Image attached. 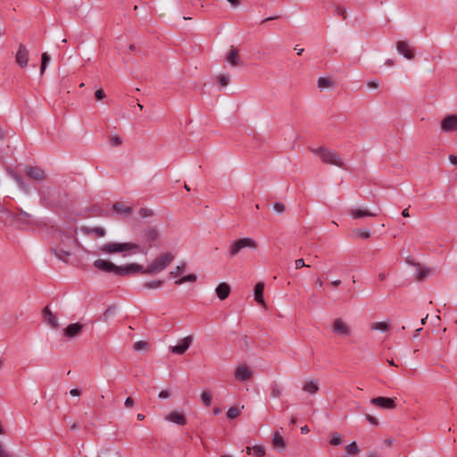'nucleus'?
<instances>
[{"instance_id":"nucleus-41","label":"nucleus","mask_w":457,"mask_h":457,"mask_svg":"<svg viewBox=\"0 0 457 457\" xmlns=\"http://www.w3.org/2000/svg\"><path fill=\"white\" fill-rule=\"evenodd\" d=\"M273 210L276 212L282 214L286 212V205L282 202H277L273 204Z\"/></svg>"},{"instance_id":"nucleus-58","label":"nucleus","mask_w":457,"mask_h":457,"mask_svg":"<svg viewBox=\"0 0 457 457\" xmlns=\"http://www.w3.org/2000/svg\"><path fill=\"white\" fill-rule=\"evenodd\" d=\"M378 277L380 281H384L386 278V274L385 272H380Z\"/></svg>"},{"instance_id":"nucleus-20","label":"nucleus","mask_w":457,"mask_h":457,"mask_svg":"<svg viewBox=\"0 0 457 457\" xmlns=\"http://www.w3.org/2000/svg\"><path fill=\"white\" fill-rule=\"evenodd\" d=\"M235 377L240 381H246L252 377V371L245 366H238Z\"/></svg>"},{"instance_id":"nucleus-44","label":"nucleus","mask_w":457,"mask_h":457,"mask_svg":"<svg viewBox=\"0 0 457 457\" xmlns=\"http://www.w3.org/2000/svg\"><path fill=\"white\" fill-rule=\"evenodd\" d=\"M139 214L142 218H147L154 215V212L151 209L141 208L139 210Z\"/></svg>"},{"instance_id":"nucleus-43","label":"nucleus","mask_w":457,"mask_h":457,"mask_svg":"<svg viewBox=\"0 0 457 457\" xmlns=\"http://www.w3.org/2000/svg\"><path fill=\"white\" fill-rule=\"evenodd\" d=\"M110 144L112 146H119L122 144V140L118 136H112L110 137Z\"/></svg>"},{"instance_id":"nucleus-8","label":"nucleus","mask_w":457,"mask_h":457,"mask_svg":"<svg viewBox=\"0 0 457 457\" xmlns=\"http://www.w3.org/2000/svg\"><path fill=\"white\" fill-rule=\"evenodd\" d=\"M370 403L381 409L392 410L396 407L395 398L378 396L372 398Z\"/></svg>"},{"instance_id":"nucleus-10","label":"nucleus","mask_w":457,"mask_h":457,"mask_svg":"<svg viewBox=\"0 0 457 457\" xmlns=\"http://www.w3.org/2000/svg\"><path fill=\"white\" fill-rule=\"evenodd\" d=\"M397 52L408 60H412L415 56L412 47L405 40H399L396 43Z\"/></svg>"},{"instance_id":"nucleus-31","label":"nucleus","mask_w":457,"mask_h":457,"mask_svg":"<svg viewBox=\"0 0 457 457\" xmlns=\"http://www.w3.org/2000/svg\"><path fill=\"white\" fill-rule=\"evenodd\" d=\"M197 279V276L195 274H189L184 276L175 281V285L180 286L186 282H195Z\"/></svg>"},{"instance_id":"nucleus-56","label":"nucleus","mask_w":457,"mask_h":457,"mask_svg":"<svg viewBox=\"0 0 457 457\" xmlns=\"http://www.w3.org/2000/svg\"><path fill=\"white\" fill-rule=\"evenodd\" d=\"M70 394L72 396H79V395H80L81 391H80V389H78V388H72L70 390Z\"/></svg>"},{"instance_id":"nucleus-4","label":"nucleus","mask_w":457,"mask_h":457,"mask_svg":"<svg viewBox=\"0 0 457 457\" xmlns=\"http://www.w3.org/2000/svg\"><path fill=\"white\" fill-rule=\"evenodd\" d=\"M173 260L174 255L172 253H164L153 261L146 268L142 266V270H138V273L148 275L157 274L165 270Z\"/></svg>"},{"instance_id":"nucleus-11","label":"nucleus","mask_w":457,"mask_h":457,"mask_svg":"<svg viewBox=\"0 0 457 457\" xmlns=\"http://www.w3.org/2000/svg\"><path fill=\"white\" fill-rule=\"evenodd\" d=\"M192 341V337H186L177 345L171 346L170 351L175 354H183L190 347Z\"/></svg>"},{"instance_id":"nucleus-14","label":"nucleus","mask_w":457,"mask_h":457,"mask_svg":"<svg viewBox=\"0 0 457 457\" xmlns=\"http://www.w3.org/2000/svg\"><path fill=\"white\" fill-rule=\"evenodd\" d=\"M84 328V325L80 323H71L64 329V336L69 338H74L80 335Z\"/></svg>"},{"instance_id":"nucleus-9","label":"nucleus","mask_w":457,"mask_h":457,"mask_svg":"<svg viewBox=\"0 0 457 457\" xmlns=\"http://www.w3.org/2000/svg\"><path fill=\"white\" fill-rule=\"evenodd\" d=\"M29 50L25 45L20 44L15 54V62L21 68L27 67L29 62Z\"/></svg>"},{"instance_id":"nucleus-37","label":"nucleus","mask_w":457,"mask_h":457,"mask_svg":"<svg viewBox=\"0 0 457 457\" xmlns=\"http://www.w3.org/2000/svg\"><path fill=\"white\" fill-rule=\"evenodd\" d=\"M430 272H431L430 269H421V270H418L417 275H416L417 280L423 281L424 279L427 278V277L430 274Z\"/></svg>"},{"instance_id":"nucleus-34","label":"nucleus","mask_w":457,"mask_h":457,"mask_svg":"<svg viewBox=\"0 0 457 457\" xmlns=\"http://www.w3.org/2000/svg\"><path fill=\"white\" fill-rule=\"evenodd\" d=\"M201 400H202L203 403L206 407L211 406V404H212V394L208 390L204 391L201 394Z\"/></svg>"},{"instance_id":"nucleus-1","label":"nucleus","mask_w":457,"mask_h":457,"mask_svg":"<svg viewBox=\"0 0 457 457\" xmlns=\"http://www.w3.org/2000/svg\"><path fill=\"white\" fill-rule=\"evenodd\" d=\"M161 235L158 229L152 226L145 227L141 232L143 246L132 242L116 243L109 242L103 245L100 250L105 253H123L131 252V253H146L147 250L154 247H159Z\"/></svg>"},{"instance_id":"nucleus-46","label":"nucleus","mask_w":457,"mask_h":457,"mask_svg":"<svg viewBox=\"0 0 457 457\" xmlns=\"http://www.w3.org/2000/svg\"><path fill=\"white\" fill-rule=\"evenodd\" d=\"M218 81L222 87H226L229 83V79L226 75L220 74L218 76Z\"/></svg>"},{"instance_id":"nucleus-35","label":"nucleus","mask_w":457,"mask_h":457,"mask_svg":"<svg viewBox=\"0 0 457 457\" xmlns=\"http://www.w3.org/2000/svg\"><path fill=\"white\" fill-rule=\"evenodd\" d=\"M50 62V57L47 53H43L41 55V67L40 73L43 74Z\"/></svg>"},{"instance_id":"nucleus-42","label":"nucleus","mask_w":457,"mask_h":457,"mask_svg":"<svg viewBox=\"0 0 457 457\" xmlns=\"http://www.w3.org/2000/svg\"><path fill=\"white\" fill-rule=\"evenodd\" d=\"M345 450L350 454H355L359 452V448L355 442H352L351 444L346 445Z\"/></svg>"},{"instance_id":"nucleus-23","label":"nucleus","mask_w":457,"mask_h":457,"mask_svg":"<svg viewBox=\"0 0 457 457\" xmlns=\"http://www.w3.org/2000/svg\"><path fill=\"white\" fill-rule=\"evenodd\" d=\"M245 452L248 455L253 453L256 457H263V456H265V453H266L264 446H262L261 445H253V447L246 446Z\"/></svg>"},{"instance_id":"nucleus-25","label":"nucleus","mask_w":457,"mask_h":457,"mask_svg":"<svg viewBox=\"0 0 457 457\" xmlns=\"http://www.w3.org/2000/svg\"><path fill=\"white\" fill-rule=\"evenodd\" d=\"M10 175L16 181V183L18 184L19 187L23 192H25V193H29V187L26 185V183L23 181L22 178L20 175H18L17 173L12 172V171L10 172Z\"/></svg>"},{"instance_id":"nucleus-19","label":"nucleus","mask_w":457,"mask_h":457,"mask_svg":"<svg viewBox=\"0 0 457 457\" xmlns=\"http://www.w3.org/2000/svg\"><path fill=\"white\" fill-rule=\"evenodd\" d=\"M227 61L234 67L242 66L243 62L238 56V50L231 46L229 53L227 56Z\"/></svg>"},{"instance_id":"nucleus-62","label":"nucleus","mask_w":457,"mask_h":457,"mask_svg":"<svg viewBox=\"0 0 457 457\" xmlns=\"http://www.w3.org/2000/svg\"><path fill=\"white\" fill-rule=\"evenodd\" d=\"M331 285L335 287H338L341 285V280L340 279H337V280H334L331 282Z\"/></svg>"},{"instance_id":"nucleus-55","label":"nucleus","mask_w":457,"mask_h":457,"mask_svg":"<svg viewBox=\"0 0 457 457\" xmlns=\"http://www.w3.org/2000/svg\"><path fill=\"white\" fill-rule=\"evenodd\" d=\"M295 269H297V270L305 266L303 259L295 260Z\"/></svg>"},{"instance_id":"nucleus-57","label":"nucleus","mask_w":457,"mask_h":457,"mask_svg":"<svg viewBox=\"0 0 457 457\" xmlns=\"http://www.w3.org/2000/svg\"><path fill=\"white\" fill-rule=\"evenodd\" d=\"M278 18V16L268 17V18L263 19L261 23L263 24V23H265V22H267L269 21H273V20H276Z\"/></svg>"},{"instance_id":"nucleus-16","label":"nucleus","mask_w":457,"mask_h":457,"mask_svg":"<svg viewBox=\"0 0 457 457\" xmlns=\"http://www.w3.org/2000/svg\"><path fill=\"white\" fill-rule=\"evenodd\" d=\"M42 314H43L45 321L49 326H51L53 328H59L58 320H57L55 315L52 312V311L50 310V308L48 306H46L43 309Z\"/></svg>"},{"instance_id":"nucleus-60","label":"nucleus","mask_w":457,"mask_h":457,"mask_svg":"<svg viewBox=\"0 0 457 457\" xmlns=\"http://www.w3.org/2000/svg\"><path fill=\"white\" fill-rule=\"evenodd\" d=\"M449 160L452 163L457 164V157L455 155H450Z\"/></svg>"},{"instance_id":"nucleus-53","label":"nucleus","mask_w":457,"mask_h":457,"mask_svg":"<svg viewBox=\"0 0 457 457\" xmlns=\"http://www.w3.org/2000/svg\"><path fill=\"white\" fill-rule=\"evenodd\" d=\"M366 420L372 425H378V421L377 420V419L370 414H366Z\"/></svg>"},{"instance_id":"nucleus-64","label":"nucleus","mask_w":457,"mask_h":457,"mask_svg":"<svg viewBox=\"0 0 457 457\" xmlns=\"http://www.w3.org/2000/svg\"><path fill=\"white\" fill-rule=\"evenodd\" d=\"M367 457H379L378 453L370 452L367 454Z\"/></svg>"},{"instance_id":"nucleus-6","label":"nucleus","mask_w":457,"mask_h":457,"mask_svg":"<svg viewBox=\"0 0 457 457\" xmlns=\"http://www.w3.org/2000/svg\"><path fill=\"white\" fill-rule=\"evenodd\" d=\"M257 246L258 244L253 238L241 237L231 244L228 250V255L230 257H235L245 248L256 249Z\"/></svg>"},{"instance_id":"nucleus-45","label":"nucleus","mask_w":457,"mask_h":457,"mask_svg":"<svg viewBox=\"0 0 457 457\" xmlns=\"http://www.w3.org/2000/svg\"><path fill=\"white\" fill-rule=\"evenodd\" d=\"M335 12H336V14L337 16L341 17L343 20L346 19V17H347L346 11L343 7L337 6Z\"/></svg>"},{"instance_id":"nucleus-27","label":"nucleus","mask_w":457,"mask_h":457,"mask_svg":"<svg viewBox=\"0 0 457 457\" xmlns=\"http://www.w3.org/2000/svg\"><path fill=\"white\" fill-rule=\"evenodd\" d=\"M272 444L275 448H278V449H284L286 446V443H285L283 437L278 431L275 432L273 435Z\"/></svg>"},{"instance_id":"nucleus-22","label":"nucleus","mask_w":457,"mask_h":457,"mask_svg":"<svg viewBox=\"0 0 457 457\" xmlns=\"http://www.w3.org/2000/svg\"><path fill=\"white\" fill-rule=\"evenodd\" d=\"M263 290H264V283L259 282L254 287V300L264 305V299H263Z\"/></svg>"},{"instance_id":"nucleus-50","label":"nucleus","mask_w":457,"mask_h":457,"mask_svg":"<svg viewBox=\"0 0 457 457\" xmlns=\"http://www.w3.org/2000/svg\"><path fill=\"white\" fill-rule=\"evenodd\" d=\"M367 86L370 88H378L379 87V82L377 79L369 80L367 82Z\"/></svg>"},{"instance_id":"nucleus-54","label":"nucleus","mask_w":457,"mask_h":457,"mask_svg":"<svg viewBox=\"0 0 457 457\" xmlns=\"http://www.w3.org/2000/svg\"><path fill=\"white\" fill-rule=\"evenodd\" d=\"M134 399L132 397H128L126 400H125V403H124V405L127 407V408H131L134 406Z\"/></svg>"},{"instance_id":"nucleus-5","label":"nucleus","mask_w":457,"mask_h":457,"mask_svg":"<svg viewBox=\"0 0 457 457\" xmlns=\"http://www.w3.org/2000/svg\"><path fill=\"white\" fill-rule=\"evenodd\" d=\"M312 152L319 155L324 163L335 165L340 168L345 167L344 162L334 150L320 147L319 149L313 150Z\"/></svg>"},{"instance_id":"nucleus-36","label":"nucleus","mask_w":457,"mask_h":457,"mask_svg":"<svg viewBox=\"0 0 457 457\" xmlns=\"http://www.w3.org/2000/svg\"><path fill=\"white\" fill-rule=\"evenodd\" d=\"M271 391H270V396L272 398H279L281 396V389L279 386L274 382L271 384Z\"/></svg>"},{"instance_id":"nucleus-32","label":"nucleus","mask_w":457,"mask_h":457,"mask_svg":"<svg viewBox=\"0 0 457 457\" xmlns=\"http://www.w3.org/2000/svg\"><path fill=\"white\" fill-rule=\"evenodd\" d=\"M163 284L162 280H150L143 283L142 287L146 289H155L162 287Z\"/></svg>"},{"instance_id":"nucleus-29","label":"nucleus","mask_w":457,"mask_h":457,"mask_svg":"<svg viewBox=\"0 0 457 457\" xmlns=\"http://www.w3.org/2000/svg\"><path fill=\"white\" fill-rule=\"evenodd\" d=\"M329 436H330L329 444L331 445L337 446V445H342V443H343L342 436L338 432L332 431V432H330Z\"/></svg>"},{"instance_id":"nucleus-24","label":"nucleus","mask_w":457,"mask_h":457,"mask_svg":"<svg viewBox=\"0 0 457 457\" xmlns=\"http://www.w3.org/2000/svg\"><path fill=\"white\" fill-rule=\"evenodd\" d=\"M303 390L304 392H307L312 395L317 393L319 390V384H318L317 380L311 379V380L305 382L303 386Z\"/></svg>"},{"instance_id":"nucleus-28","label":"nucleus","mask_w":457,"mask_h":457,"mask_svg":"<svg viewBox=\"0 0 457 457\" xmlns=\"http://www.w3.org/2000/svg\"><path fill=\"white\" fill-rule=\"evenodd\" d=\"M389 328H390V325L388 323L383 322V321L373 322L370 325V329H372V330H379L382 332H386L389 330Z\"/></svg>"},{"instance_id":"nucleus-59","label":"nucleus","mask_w":457,"mask_h":457,"mask_svg":"<svg viewBox=\"0 0 457 457\" xmlns=\"http://www.w3.org/2000/svg\"><path fill=\"white\" fill-rule=\"evenodd\" d=\"M229 4L234 6H237L240 4V0H227Z\"/></svg>"},{"instance_id":"nucleus-26","label":"nucleus","mask_w":457,"mask_h":457,"mask_svg":"<svg viewBox=\"0 0 457 457\" xmlns=\"http://www.w3.org/2000/svg\"><path fill=\"white\" fill-rule=\"evenodd\" d=\"M82 231L87 235L94 233L99 237H104L105 235V230L101 227H95V228L83 227Z\"/></svg>"},{"instance_id":"nucleus-7","label":"nucleus","mask_w":457,"mask_h":457,"mask_svg":"<svg viewBox=\"0 0 457 457\" xmlns=\"http://www.w3.org/2000/svg\"><path fill=\"white\" fill-rule=\"evenodd\" d=\"M0 213L4 214L8 218L13 219L16 222L20 224H29L31 221V215L25 212H21L18 214H13L5 207L0 206Z\"/></svg>"},{"instance_id":"nucleus-18","label":"nucleus","mask_w":457,"mask_h":457,"mask_svg":"<svg viewBox=\"0 0 457 457\" xmlns=\"http://www.w3.org/2000/svg\"><path fill=\"white\" fill-rule=\"evenodd\" d=\"M230 290V286L228 283L221 282L217 286L215 293L220 300H225L228 297Z\"/></svg>"},{"instance_id":"nucleus-51","label":"nucleus","mask_w":457,"mask_h":457,"mask_svg":"<svg viewBox=\"0 0 457 457\" xmlns=\"http://www.w3.org/2000/svg\"><path fill=\"white\" fill-rule=\"evenodd\" d=\"M146 345H147V344L145 342H144V341H137L134 345V349L135 350H141V349H143Z\"/></svg>"},{"instance_id":"nucleus-2","label":"nucleus","mask_w":457,"mask_h":457,"mask_svg":"<svg viewBox=\"0 0 457 457\" xmlns=\"http://www.w3.org/2000/svg\"><path fill=\"white\" fill-rule=\"evenodd\" d=\"M76 228L61 230L59 228L53 232V237L58 241V245L51 248V253L59 260L67 262L71 255V249L78 245V239L75 237Z\"/></svg>"},{"instance_id":"nucleus-3","label":"nucleus","mask_w":457,"mask_h":457,"mask_svg":"<svg viewBox=\"0 0 457 457\" xmlns=\"http://www.w3.org/2000/svg\"><path fill=\"white\" fill-rule=\"evenodd\" d=\"M93 266L104 272H112L120 277H128L138 273L142 270V265L137 263H129L122 266H117L112 262L104 259H97Z\"/></svg>"},{"instance_id":"nucleus-12","label":"nucleus","mask_w":457,"mask_h":457,"mask_svg":"<svg viewBox=\"0 0 457 457\" xmlns=\"http://www.w3.org/2000/svg\"><path fill=\"white\" fill-rule=\"evenodd\" d=\"M441 129L445 132L457 131V116L454 114L446 116L441 123Z\"/></svg>"},{"instance_id":"nucleus-48","label":"nucleus","mask_w":457,"mask_h":457,"mask_svg":"<svg viewBox=\"0 0 457 457\" xmlns=\"http://www.w3.org/2000/svg\"><path fill=\"white\" fill-rule=\"evenodd\" d=\"M170 396V393L168 389H165V390H162L159 395H158V397L160 399H167Z\"/></svg>"},{"instance_id":"nucleus-52","label":"nucleus","mask_w":457,"mask_h":457,"mask_svg":"<svg viewBox=\"0 0 457 457\" xmlns=\"http://www.w3.org/2000/svg\"><path fill=\"white\" fill-rule=\"evenodd\" d=\"M97 100H103L105 97V94L103 89H97L95 93Z\"/></svg>"},{"instance_id":"nucleus-13","label":"nucleus","mask_w":457,"mask_h":457,"mask_svg":"<svg viewBox=\"0 0 457 457\" xmlns=\"http://www.w3.org/2000/svg\"><path fill=\"white\" fill-rule=\"evenodd\" d=\"M26 175L36 181H41L46 179L45 171L37 166H28L25 169Z\"/></svg>"},{"instance_id":"nucleus-49","label":"nucleus","mask_w":457,"mask_h":457,"mask_svg":"<svg viewBox=\"0 0 457 457\" xmlns=\"http://www.w3.org/2000/svg\"><path fill=\"white\" fill-rule=\"evenodd\" d=\"M114 312H115V307H114V306H110V307H108V308L105 310V312H104V318H107V317H109V316H111V315L114 314ZM106 320V319H104V320Z\"/></svg>"},{"instance_id":"nucleus-63","label":"nucleus","mask_w":457,"mask_h":457,"mask_svg":"<svg viewBox=\"0 0 457 457\" xmlns=\"http://www.w3.org/2000/svg\"><path fill=\"white\" fill-rule=\"evenodd\" d=\"M402 215H403L404 218L409 217V216H410L409 209H408V208L404 209V210L402 212Z\"/></svg>"},{"instance_id":"nucleus-38","label":"nucleus","mask_w":457,"mask_h":457,"mask_svg":"<svg viewBox=\"0 0 457 457\" xmlns=\"http://www.w3.org/2000/svg\"><path fill=\"white\" fill-rule=\"evenodd\" d=\"M333 84L332 80L326 78H320L318 79V87L320 88L329 87Z\"/></svg>"},{"instance_id":"nucleus-61","label":"nucleus","mask_w":457,"mask_h":457,"mask_svg":"<svg viewBox=\"0 0 457 457\" xmlns=\"http://www.w3.org/2000/svg\"><path fill=\"white\" fill-rule=\"evenodd\" d=\"M309 431H310V429H309V428H308V426H307V425H305V426H303V427H302V428H301V432H302L303 434H307Z\"/></svg>"},{"instance_id":"nucleus-15","label":"nucleus","mask_w":457,"mask_h":457,"mask_svg":"<svg viewBox=\"0 0 457 457\" xmlns=\"http://www.w3.org/2000/svg\"><path fill=\"white\" fill-rule=\"evenodd\" d=\"M333 331L343 337H347L351 333L349 327L341 319H336L334 320Z\"/></svg>"},{"instance_id":"nucleus-39","label":"nucleus","mask_w":457,"mask_h":457,"mask_svg":"<svg viewBox=\"0 0 457 457\" xmlns=\"http://www.w3.org/2000/svg\"><path fill=\"white\" fill-rule=\"evenodd\" d=\"M240 414V409L237 407H230L227 411V416L228 419H235Z\"/></svg>"},{"instance_id":"nucleus-17","label":"nucleus","mask_w":457,"mask_h":457,"mask_svg":"<svg viewBox=\"0 0 457 457\" xmlns=\"http://www.w3.org/2000/svg\"><path fill=\"white\" fill-rule=\"evenodd\" d=\"M165 420L177 425H185L187 423L186 417L182 413L176 411H170L165 417Z\"/></svg>"},{"instance_id":"nucleus-40","label":"nucleus","mask_w":457,"mask_h":457,"mask_svg":"<svg viewBox=\"0 0 457 457\" xmlns=\"http://www.w3.org/2000/svg\"><path fill=\"white\" fill-rule=\"evenodd\" d=\"M353 233L361 238H369L371 235L370 229H362V228L355 229V230H353Z\"/></svg>"},{"instance_id":"nucleus-47","label":"nucleus","mask_w":457,"mask_h":457,"mask_svg":"<svg viewBox=\"0 0 457 457\" xmlns=\"http://www.w3.org/2000/svg\"><path fill=\"white\" fill-rule=\"evenodd\" d=\"M0 457H12V454L4 448V445L0 442Z\"/></svg>"},{"instance_id":"nucleus-30","label":"nucleus","mask_w":457,"mask_h":457,"mask_svg":"<svg viewBox=\"0 0 457 457\" xmlns=\"http://www.w3.org/2000/svg\"><path fill=\"white\" fill-rule=\"evenodd\" d=\"M186 263L185 262H181L179 265H178L174 270H172L170 272V276L171 278H178L179 277L181 274H183L186 270Z\"/></svg>"},{"instance_id":"nucleus-33","label":"nucleus","mask_w":457,"mask_h":457,"mask_svg":"<svg viewBox=\"0 0 457 457\" xmlns=\"http://www.w3.org/2000/svg\"><path fill=\"white\" fill-rule=\"evenodd\" d=\"M113 210H115L118 212H122L125 214H129L132 212L131 207L125 206L124 204L119 202L113 204Z\"/></svg>"},{"instance_id":"nucleus-21","label":"nucleus","mask_w":457,"mask_h":457,"mask_svg":"<svg viewBox=\"0 0 457 457\" xmlns=\"http://www.w3.org/2000/svg\"><path fill=\"white\" fill-rule=\"evenodd\" d=\"M348 213L351 215L353 219H361L363 217H375L377 216V213H373L371 212H369L367 210H361V209H350L348 211Z\"/></svg>"}]
</instances>
